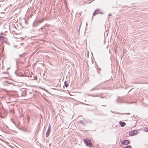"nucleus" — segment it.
Masks as SVG:
<instances>
[{
	"label": "nucleus",
	"mask_w": 148,
	"mask_h": 148,
	"mask_svg": "<svg viewBox=\"0 0 148 148\" xmlns=\"http://www.w3.org/2000/svg\"><path fill=\"white\" fill-rule=\"evenodd\" d=\"M44 20V19H38L36 21H34L33 23V26H36L38 25L39 23L42 22Z\"/></svg>",
	"instance_id": "nucleus-1"
},
{
	"label": "nucleus",
	"mask_w": 148,
	"mask_h": 148,
	"mask_svg": "<svg viewBox=\"0 0 148 148\" xmlns=\"http://www.w3.org/2000/svg\"><path fill=\"white\" fill-rule=\"evenodd\" d=\"M99 14H103V12H101L100 10H95L93 14V16Z\"/></svg>",
	"instance_id": "nucleus-2"
},
{
	"label": "nucleus",
	"mask_w": 148,
	"mask_h": 148,
	"mask_svg": "<svg viewBox=\"0 0 148 148\" xmlns=\"http://www.w3.org/2000/svg\"><path fill=\"white\" fill-rule=\"evenodd\" d=\"M85 143L87 145L89 146L91 145V142L90 140L88 139H86L84 140Z\"/></svg>",
	"instance_id": "nucleus-3"
},
{
	"label": "nucleus",
	"mask_w": 148,
	"mask_h": 148,
	"mask_svg": "<svg viewBox=\"0 0 148 148\" xmlns=\"http://www.w3.org/2000/svg\"><path fill=\"white\" fill-rule=\"evenodd\" d=\"M137 134H138L137 131L136 130H134L130 131L129 132V135L130 136H133Z\"/></svg>",
	"instance_id": "nucleus-4"
},
{
	"label": "nucleus",
	"mask_w": 148,
	"mask_h": 148,
	"mask_svg": "<svg viewBox=\"0 0 148 148\" xmlns=\"http://www.w3.org/2000/svg\"><path fill=\"white\" fill-rule=\"evenodd\" d=\"M51 132L50 125H49V127L46 133V136L48 137Z\"/></svg>",
	"instance_id": "nucleus-5"
},
{
	"label": "nucleus",
	"mask_w": 148,
	"mask_h": 148,
	"mask_svg": "<svg viewBox=\"0 0 148 148\" xmlns=\"http://www.w3.org/2000/svg\"><path fill=\"white\" fill-rule=\"evenodd\" d=\"M130 143V142L128 140H126L124 141L122 143V144L124 145H126Z\"/></svg>",
	"instance_id": "nucleus-6"
},
{
	"label": "nucleus",
	"mask_w": 148,
	"mask_h": 148,
	"mask_svg": "<svg viewBox=\"0 0 148 148\" xmlns=\"http://www.w3.org/2000/svg\"><path fill=\"white\" fill-rule=\"evenodd\" d=\"M119 124L122 127H124L125 126L126 124L125 123V122L121 121H120L119 122Z\"/></svg>",
	"instance_id": "nucleus-7"
},
{
	"label": "nucleus",
	"mask_w": 148,
	"mask_h": 148,
	"mask_svg": "<svg viewBox=\"0 0 148 148\" xmlns=\"http://www.w3.org/2000/svg\"><path fill=\"white\" fill-rule=\"evenodd\" d=\"M5 37H3L2 35H0V40L3 41L5 39Z\"/></svg>",
	"instance_id": "nucleus-8"
},
{
	"label": "nucleus",
	"mask_w": 148,
	"mask_h": 148,
	"mask_svg": "<svg viewBox=\"0 0 148 148\" xmlns=\"http://www.w3.org/2000/svg\"><path fill=\"white\" fill-rule=\"evenodd\" d=\"M98 86V85L96 86L94 88L90 89V91H91L93 90H95L97 89V88Z\"/></svg>",
	"instance_id": "nucleus-9"
},
{
	"label": "nucleus",
	"mask_w": 148,
	"mask_h": 148,
	"mask_svg": "<svg viewBox=\"0 0 148 148\" xmlns=\"http://www.w3.org/2000/svg\"><path fill=\"white\" fill-rule=\"evenodd\" d=\"M64 86L66 87H67L68 86V84L66 83V82L65 81L64 82Z\"/></svg>",
	"instance_id": "nucleus-10"
},
{
	"label": "nucleus",
	"mask_w": 148,
	"mask_h": 148,
	"mask_svg": "<svg viewBox=\"0 0 148 148\" xmlns=\"http://www.w3.org/2000/svg\"><path fill=\"white\" fill-rule=\"evenodd\" d=\"M144 130L146 132H148V127H145L144 129Z\"/></svg>",
	"instance_id": "nucleus-11"
},
{
	"label": "nucleus",
	"mask_w": 148,
	"mask_h": 148,
	"mask_svg": "<svg viewBox=\"0 0 148 148\" xmlns=\"http://www.w3.org/2000/svg\"><path fill=\"white\" fill-rule=\"evenodd\" d=\"M79 123H80L82 124V125H84V123L83 122V121H79Z\"/></svg>",
	"instance_id": "nucleus-12"
},
{
	"label": "nucleus",
	"mask_w": 148,
	"mask_h": 148,
	"mask_svg": "<svg viewBox=\"0 0 148 148\" xmlns=\"http://www.w3.org/2000/svg\"><path fill=\"white\" fill-rule=\"evenodd\" d=\"M124 148H131V147L129 145L127 146L126 147H125Z\"/></svg>",
	"instance_id": "nucleus-13"
},
{
	"label": "nucleus",
	"mask_w": 148,
	"mask_h": 148,
	"mask_svg": "<svg viewBox=\"0 0 148 148\" xmlns=\"http://www.w3.org/2000/svg\"><path fill=\"white\" fill-rule=\"evenodd\" d=\"M25 23L26 24H27V21H25Z\"/></svg>",
	"instance_id": "nucleus-14"
},
{
	"label": "nucleus",
	"mask_w": 148,
	"mask_h": 148,
	"mask_svg": "<svg viewBox=\"0 0 148 148\" xmlns=\"http://www.w3.org/2000/svg\"><path fill=\"white\" fill-rule=\"evenodd\" d=\"M34 79H36V78H37V77H34Z\"/></svg>",
	"instance_id": "nucleus-15"
},
{
	"label": "nucleus",
	"mask_w": 148,
	"mask_h": 148,
	"mask_svg": "<svg viewBox=\"0 0 148 148\" xmlns=\"http://www.w3.org/2000/svg\"><path fill=\"white\" fill-rule=\"evenodd\" d=\"M102 106H106V105H102Z\"/></svg>",
	"instance_id": "nucleus-16"
},
{
	"label": "nucleus",
	"mask_w": 148,
	"mask_h": 148,
	"mask_svg": "<svg viewBox=\"0 0 148 148\" xmlns=\"http://www.w3.org/2000/svg\"><path fill=\"white\" fill-rule=\"evenodd\" d=\"M109 16H111V14H109L108 15Z\"/></svg>",
	"instance_id": "nucleus-17"
},
{
	"label": "nucleus",
	"mask_w": 148,
	"mask_h": 148,
	"mask_svg": "<svg viewBox=\"0 0 148 148\" xmlns=\"http://www.w3.org/2000/svg\"><path fill=\"white\" fill-rule=\"evenodd\" d=\"M127 114H130V113H127Z\"/></svg>",
	"instance_id": "nucleus-18"
},
{
	"label": "nucleus",
	"mask_w": 148,
	"mask_h": 148,
	"mask_svg": "<svg viewBox=\"0 0 148 148\" xmlns=\"http://www.w3.org/2000/svg\"><path fill=\"white\" fill-rule=\"evenodd\" d=\"M29 117L27 119V120H29Z\"/></svg>",
	"instance_id": "nucleus-19"
},
{
	"label": "nucleus",
	"mask_w": 148,
	"mask_h": 148,
	"mask_svg": "<svg viewBox=\"0 0 148 148\" xmlns=\"http://www.w3.org/2000/svg\"><path fill=\"white\" fill-rule=\"evenodd\" d=\"M101 85V84H99V85Z\"/></svg>",
	"instance_id": "nucleus-20"
},
{
	"label": "nucleus",
	"mask_w": 148,
	"mask_h": 148,
	"mask_svg": "<svg viewBox=\"0 0 148 148\" xmlns=\"http://www.w3.org/2000/svg\"><path fill=\"white\" fill-rule=\"evenodd\" d=\"M88 2H86V3H88Z\"/></svg>",
	"instance_id": "nucleus-21"
},
{
	"label": "nucleus",
	"mask_w": 148,
	"mask_h": 148,
	"mask_svg": "<svg viewBox=\"0 0 148 148\" xmlns=\"http://www.w3.org/2000/svg\"><path fill=\"white\" fill-rule=\"evenodd\" d=\"M119 99L118 100V102H119Z\"/></svg>",
	"instance_id": "nucleus-22"
},
{
	"label": "nucleus",
	"mask_w": 148,
	"mask_h": 148,
	"mask_svg": "<svg viewBox=\"0 0 148 148\" xmlns=\"http://www.w3.org/2000/svg\"><path fill=\"white\" fill-rule=\"evenodd\" d=\"M87 23H86V25H87Z\"/></svg>",
	"instance_id": "nucleus-23"
},
{
	"label": "nucleus",
	"mask_w": 148,
	"mask_h": 148,
	"mask_svg": "<svg viewBox=\"0 0 148 148\" xmlns=\"http://www.w3.org/2000/svg\"><path fill=\"white\" fill-rule=\"evenodd\" d=\"M21 55L20 56L21 57Z\"/></svg>",
	"instance_id": "nucleus-24"
}]
</instances>
